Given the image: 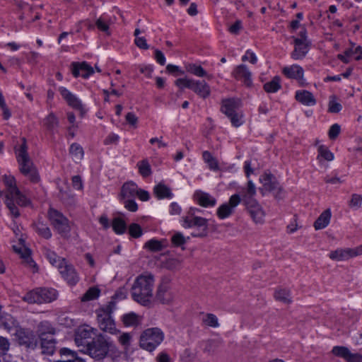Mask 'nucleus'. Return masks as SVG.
<instances>
[{"label":"nucleus","mask_w":362,"mask_h":362,"mask_svg":"<svg viewBox=\"0 0 362 362\" xmlns=\"http://www.w3.org/2000/svg\"><path fill=\"white\" fill-rule=\"evenodd\" d=\"M203 322L211 327L215 328L219 326L217 317L212 313L206 314L205 317L203 318Z\"/></svg>","instance_id":"nucleus-56"},{"label":"nucleus","mask_w":362,"mask_h":362,"mask_svg":"<svg viewBox=\"0 0 362 362\" xmlns=\"http://www.w3.org/2000/svg\"><path fill=\"white\" fill-rule=\"evenodd\" d=\"M181 226L184 228H194L191 233L194 238H204L208 235L209 223L208 219L201 216H182L180 219Z\"/></svg>","instance_id":"nucleus-8"},{"label":"nucleus","mask_w":362,"mask_h":362,"mask_svg":"<svg viewBox=\"0 0 362 362\" xmlns=\"http://www.w3.org/2000/svg\"><path fill=\"white\" fill-rule=\"evenodd\" d=\"M71 66L72 74L76 78L81 76L83 78H88L94 74L93 68L86 62H73Z\"/></svg>","instance_id":"nucleus-17"},{"label":"nucleus","mask_w":362,"mask_h":362,"mask_svg":"<svg viewBox=\"0 0 362 362\" xmlns=\"http://www.w3.org/2000/svg\"><path fill=\"white\" fill-rule=\"evenodd\" d=\"M129 233L134 238H140L143 234L141 227L138 223H132L129 226Z\"/></svg>","instance_id":"nucleus-57"},{"label":"nucleus","mask_w":362,"mask_h":362,"mask_svg":"<svg viewBox=\"0 0 362 362\" xmlns=\"http://www.w3.org/2000/svg\"><path fill=\"white\" fill-rule=\"evenodd\" d=\"M98 330L89 325L80 326L75 333V343L77 346H88L93 335H97Z\"/></svg>","instance_id":"nucleus-12"},{"label":"nucleus","mask_w":362,"mask_h":362,"mask_svg":"<svg viewBox=\"0 0 362 362\" xmlns=\"http://www.w3.org/2000/svg\"><path fill=\"white\" fill-rule=\"evenodd\" d=\"M341 109L342 105L337 102L336 95H331L328 104V111L331 113H338Z\"/></svg>","instance_id":"nucleus-52"},{"label":"nucleus","mask_w":362,"mask_h":362,"mask_svg":"<svg viewBox=\"0 0 362 362\" xmlns=\"http://www.w3.org/2000/svg\"><path fill=\"white\" fill-rule=\"evenodd\" d=\"M59 91L69 106L79 110L83 109L81 101L66 88L62 86L59 87Z\"/></svg>","instance_id":"nucleus-21"},{"label":"nucleus","mask_w":362,"mask_h":362,"mask_svg":"<svg viewBox=\"0 0 362 362\" xmlns=\"http://www.w3.org/2000/svg\"><path fill=\"white\" fill-rule=\"evenodd\" d=\"M355 54V59L359 61L362 59V47L360 45L356 46L355 48L349 47L344 50L343 54L337 55L338 59L344 64L350 62V57Z\"/></svg>","instance_id":"nucleus-25"},{"label":"nucleus","mask_w":362,"mask_h":362,"mask_svg":"<svg viewBox=\"0 0 362 362\" xmlns=\"http://www.w3.org/2000/svg\"><path fill=\"white\" fill-rule=\"evenodd\" d=\"M187 72L198 76V77H207L209 79L211 78V75H208L206 71L202 68V66L196 64H188L185 66Z\"/></svg>","instance_id":"nucleus-43"},{"label":"nucleus","mask_w":362,"mask_h":362,"mask_svg":"<svg viewBox=\"0 0 362 362\" xmlns=\"http://www.w3.org/2000/svg\"><path fill=\"white\" fill-rule=\"evenodd\" d=\"M163 241H165V240H163ZM144 247L151 252H160L163 250L165 246L163 245V240L151 239L145 243Z\"/></svg>","instance_id":"nucleus-49"},{"label":"nucleus","mask_w":362,"mask_h":362,"mask_svg":"<svg viewBox=\"0 0 362 362\" xmlns=\"http://www.w3.org/2000/svg\"><path fill=\"white\" fill-rule=\"evenodd\" d=\"M228 118L234 127H239L244 123L243 115L240 111L231 115V116L228 117Z\"/></svg>","instance_id":"nucleus-55"},{"label":"nucleus","mask_w":362,"mask_h":362,"mask_svg":"<svg viewBox=\"0 0 362 362\" xmlns=\"http://www.w3.org/2000/svg\"><path fill=\"white\" fill-rule=\"evenodd\" d=\"M62 278L70 285L75 286L80 278L74 267L66 261L58 269Z\"/></svg>","instance_id":"nucleus-13"},{"label":"nucleus","mask_w":362,"mask_h":362,"mask_svg":"<svg viewBox=\"0 0 362 362\" xmlns=\"http://www.w3.org/2000/svg\"><path fill=\"white\" fill-rule=\"evenodd\" d=\"M95 25L100 31H103L108 35L110 34L109 25L107 23L106 21L103 20V18H99L98 19H97L95 22Z\"/></svg>","instance_id":"nucleus-64"},{"label":"nucleus","mask_w":362,"mask_h":362,"mask_svg":"<svg viewBox=\"0 0 362 362\" xmlns=\"http://www.w3.org/2000/svg\"><path fill=\"white\" fill-rule=\"evenodd\" d=\"M153 194L158 199H170L173 197L171 189L163 182L158 183L153 187Z\"/></svg>","instance_id":"nucleus-33"},{"label":"nucleus","mask_w":362,"mask_h":362,"mask_svg":"<svg viewBox=\"0 0 362 362\" xmlns=\"http://www.w3.org/2000/svg\"><path fill=\"white\" fill-rule=\"evenodd\" d=\"M22 140L23 143L18 148L15 147L20 172L31 182L37 183L40 180L39 173L28 153L25 139L23 138Z\"/></svg>","instance_id":"nucleus-4"},{"label":"nucleus","mask_w":362,"mask_h":362,"mask_svg":"<svg viewBox=\"0 0 362 362\" xmlns=\"http://www.w3.org/2000/svg\"><path fill=\"white\" fill-rule=\"evenodd\" d=\"M331 216V210L329 209L325 210L314 223L315 230H321L326 228L330 222Z\"/></svg>","instance_id":"nucleus-36"},{"label":"nucleus","mask_w":362,"mask_h":362,"mask_svg":"<svg viewBox=\"0 0 362 362\" xmlns=\"http://www.w3.org/2000/svg\"><path fill=\"white\" fill-rule=\"evenodd\" d=\"M242 202L243 204L247 202L255 200V197L257 194L255 185L251 180H248L246 187L242 188Z\"/></svg>","instance_id":"nucleus-30"},{"label":"nucleus","mask_w":362,"mask_h":362,"mask_svg":"<svg viewBox=\"0 0 362 362\" xmlns=\"http://www.w3.org/2000/svg\"><path fill=\"white\" fill-rule=\"evenodd\" d=\"M193 78H180L175 81V84L180 89L189 88L191 90Z\"/></svg>","instance_id":"nucleus-58"},{"label":"nucleus","mask_w":362,"mask_h":362,"mask_svg":"<svg viewBox=\"0 0 362 362\" xmlns=\"http://www.w3.org/2000/svg\"><path fill=\"white\" fill-rule=\"evenodd\" d=\"M281 79L279 76H275L273 78L264 84L263 89L268 93H274L281 88Z\"/></svg>","instance_id":"nucleus-37"},{"label":"nucleus","mask_w":362,"mask_h":362,"mask_svg":"<svg viewBox=\"0 0 362 362\" xmlns=\"http://www.w3.org/2000/svg\"><path fill=\"white\" fill-rule=\"evenodd\" d=\"M156 298L163 304H168L173 300L175 295L167 281H163L160 283L157 289Z\"/></svg>","instance_id":"nucleus-16"},{"label":"nucleus","mask_w":362,"mask_h":362,"mask_svg":"<svg viewBox=\"0 0 362 362\" xmlns=\"http://www.w3.org/2000/svg\"><path fill=\"white\" fill-rule=\"evenodd\" d=\"M117 351L114 341L105 334L99 333L86 348V353L95 361H102Z\"/></svg>","instance_id":"nucleus-3"},{"label":"nucleus","mask_w":362,"mask_h":362,"mask_svg":"<svg viewBox=\"0 0 362 362\" xmlns=\"http://www.w3.org/2000/svg\"><path fill=\"white\" fill-rule=\"evenodd\" d=\"M243 204L245 206L251 218L255 223L262 224L264 223L265 214L262 207L256 199L247 202Z\"/></svg>","instance_id":"nucleus-15"},{"label":"nucleus","mask_w":362,"mask_h":362,"mask_svg":"<svg viewBox=\"0 0 362 362\" xmlns=\"http://www.w3.org/2000/svg\"><path fill=\"white\" fill-rule=\"evenodd\" d=\"M14 250L21 255V257L23 259V262L29 267L33 268V272L37 270V265L34 260L31 257V252L28 248L25 247H21L17 248L16 246H13Z\"/></svg>","instance_id":"nucleus-31"},{"label":"nucleus","mask_w":362,"mask_h":362,"mask_svg":"<svg viewBox=\"0 0 362 362\" xmlns=\"http://www.w3.org/2000/svg\"><path fill=\"white\" fill-rule=\"evenodd\" d=\"M113 309L114 303L110 302L107 305L100 307L95 310L96 320L98 327L103 332H107L112 335L119 332L112 317Z\"/></svg>","instance_id":"nucleus-5"},{"label":"nucleus","mask_w":362,"mask_h":362,"mask_svg":"<svg viewBox=\"0 0 362 362\" xmlns=\"http://www.w3.org/2000/svg\"><path fill=\"white\" fill-rule=\"evenodd\" d=\"M139 173L144 177L150 176L152 173L151 165L146 159H144L137 163Z\"/></svg>","instance_id":"nucleus-48"},{"label":"nucleus","mask_w":362,"mask_h":362,"mask_svg":"<svg viewBox=\"0 0 362 362\" xmlns=\"http://www.w3.org/2000/svg\"><path fill=\"white\" fill-rule=\"evenodd\" d=\"M123 204L124 207L129 211L135 212L138 210V205L134 199L132 198H127L124 199Z\"/></svg>","instance_id":"nucleus-61"},{"label":"nucleus","mask_w":362,"mask_h":362,"mask_svg":"<svg viewBox=\"0 0 362 362\" xmlns=\"http://www.w3.org/2000/svg\"><path fill=\"white\" fill-rule=\"evenodd\" d=\"M295 99L305 106H314L317 101L313 94L306 90H299L295 93Z\"/></svg>","instance_id":"nucleus-27"},{"label":"nucleus","mask_w":362,"mask_h":362,"mask_svg":"<svg viewBox=\"0 0 362 362\" xmlns=\"http://www.w3.org/2000/svg\"><path fill=\"white\" fill-rule=\"evenodd\" d=\"M353 248H338L331 251L329 257L334 261H346L355 257Z\"/></svg>","instance_id":"nucleus-26"},{"label":"nucleus","mask_w":362,"mask_h":362,"mask_svg":"<svg viewBox=\"0 0 362 362\" xmlns=\"http://www.w3.org/2000/svg\"><path fill=\"white\" fill-rule=\"evenodd\" d=\"M33 228L35 231L40 235V237L45 239H50L52 238V232L49 226L46 223H44L41 220H37L36 222L33 224Z\"/></svg>","instance_id":"nucleus-34"},{"label":"nucleus","mask_w":362,"mask_h":362,"mask_svg":"<svg viewBox=\"0 0 362 362\" xmlns=\"http://www.w3.org/2000/svg\"><path fill=\"white\" fill-rule=\"evenodd\" d=\"M259 182L262 184L263 189L272 192L277 199L284 197V189L276 177L269 170L265 171L260 177Z\"/></svg>","instance_id":"nucleus-10"},{"label":"nucleus","mask_w":362,"mask_h":362,"mask_svg":"<svg viewBox=\"0 0 362 362\" xmlns=\"http://www.w3.org/2000/svg\"><path fill=\"white\" fill-rule=\"evenodd\" d=\"M15 326V320L11 315L4 313L0 315V328L11 332Z\"/></svg>","instance_id":"nucleus-42"},{"label":"nucleus","mask_w":362,"mask_h":362,"mask_svg":"<svg viewBox=\"0 0 362 362\" xmlns=\"http://www.w3.org/2000/svg\"><path fill=\"white\" fill-rule=\"evenodd\" d=\"M122 322L125 326L136 325L139 322L138 316L134 313H128L122 316Z\"/></svg>","instance_id":"nucleus-54"},{"label":"nucleus","mask_w":362,"mask_h":362,"mask_svg":"<svg viewBox=\"0 0 362 362\" xmlns=\"http://www.w3.org/2000/svg\"><path fill=\"white\" fill-rule=\"evenodd\" d=\"M202 158L204 161L207 164L209 170L212 171L219 170V164L218 160L214 157L211 152L204 151L202 153Z\"/></svg>","instance_id":"nucleus-40"},{"label":"nucleus","mask_w":362,"mask_h":362,"mask_svg":"<svg viewBox=\"0 0 362 362\" xmlns=\"http://www.w3.org/2000/svg\"><path fill=\"white\" fill-rule=\"evenodd\" d=\"M43 125L52 134H54L57 132L59 119L53 112H51L44 119Z\"/></svg>","instance_id":"nucleus-35"},{"label":"nucleus","mask_w":362,"mask_h":362,"mask_svg":"<svg viewBox=\"0 0 362 362\" xmlns=\"http://www.w3.org/2000/svg\"><path fill=\"white\" fill-rule=\"evenodd\" d=\"M191 90L202 98H206L211 94V89L209 84L204 80L192 81Z\"/></svg>","instance_id":"nucleus-24"},{"label":"nucleus","mask_w":362,"mask_h":362,"mask_svg":"<svg viewBox=\"0 0 362 362\" xmlns=\"http://www.w3.org/2000/svg\"><path fill=\"white\" fill-rule=\"evenodd\" d=\"M362 204V195L358 194H353L351 200L349 201V206L350 208L358 209Z\"/></svg>","instance_id":"nucleus-59"},{"label":"nucleus","mask_w":362,"mask_h":362,"mask_svg":"<svg viewBox=\"0 0 362 362\" xmlns=\"http://www.w3.org/2000/svg\"><path fill=\"white\" fill-rule=\"evenodd\" d=\"M231 74L236 80L241 81L245 86L249 88L252 86V73L245 64L235 66Z\"/></svg>","instance_id":"nucleus-14"},{"label":"nucleus","mask_w":362,"mask_h":362,"mask_svg":"<svg viewBox=\"0 0 362 362\" xmlns=\"http://www.w3.org/2000/svg\"><path fill=\"white\" fill-rule=\"evenodd\" d=\"M59 91L69 106L79 110L83 109L81 101L66 88L62 86L59 87Z\"/></svg>","instance_id":"nucleus-20"},{"label":"nucleus","mask_w":362,"mask_h":362,"mask_svg":"<svg viewBox=\"0 0 362 362\" xmlns=\"http://www.w3.org/2000/svg\"><path fill=\"white\" fill-rule=\"evenodd\" d=\"M15 335L18 344L27 349L34 350L38 344L36 335L30 329L19 328L16 330Z\"/></svg>","instance_id":"nucleus-11"},{"label":"nucleus","mask_w":362,"mask_h":362,"mask_svg":"<svg viewBox=\"0 0 362 362\" xmlns=\"http://www.w3.org/2000/svg\"><path fill=\"white\" fill-rule=\"evenodd\" d=\"M282 73L288 78L296 79L298 81L300 86L304 85V70L300 66L293 64L291 66H285L282 69Z\"/></svg>","instance_id":"nucleus-18"},{"label":"nucleus","mask_w":362,"mask_h":362,"mask_svg":"<svg viewBox=\"0 0 362 362\" xmlns=\"http://www.w3.org/2000/svg\"><path fill=\"white\" fill-rule=\"evenodd\" d=\"M69 154L74 162H80L84 156V151L82 146L77 143H73L69 148Z\"/></svg>","instance_id":"nucleus-41"},{"label":"nucleus","mask_w":362,"mask_h":362,"mask_svg":"<svg viewBox=\"0 0 362 362\" xmlns=\"http://www.w3.org/2000/svg\"><path fill=\"white\" fill-rule=\"evenodd\" d=\"M274 296L276 300L285 304H290L292 302L291 291L286 288L277 289L275 291Z\"/></svg>","instance_id":"nucleus-44"},{"label":"nucleus","mask_w":362,"mask_h":362,"mask_svg":"<svg viewBox=\"0 0 362 362\" xmlns=\"http://www.w3.org/2000/svg\"><path fill=\"white\" fill-rule=\"evenodd\" d=\"M4 182L6 186L5 204L10 211V214L16 218L20 216V212L16 203L21 206H27L30 204V201L18 189L13 176L5 175Z\"/></svg>","instance_id":"nucleus-1"},{"label":"nucleus","mask_w":362,"mask_h":362,"mask_svg":"<svg viewBox=\"0 0 362 362\" xmlns=\"http://www.w3.org/2000/svg\"><path fill=\"white\" fill-rule=\"evenodd\" d=\"M233 212L228 204L224 203L221 204L217 209V216L220 219H224L230 216Z\"/></svg>","instance_id":"nucleus-51"},{"label":"nucleus","mask_w":362,"mask_h":362,"mask_svg":"<svg viewBox=\"0 0 362 362\" xmlns=\"http://www.w3.org/2000/svg\"><path fill=\"white\" fill-rule=\"evenodd\" d=\"M194 197L196 202L203 207H213L216 204V199L214 197L202 191H197Z\"/></svg>","instance_id":"nucleus-28"},{"label":"nucleus","mask_w":362,"mask_h":362,"mask_svg":"<svg viewBox=\"0 0 362 362\" xmlns=\"http://www.w3.org/2000/svg\"><path fill=\"white\" fill-rule=\"evenodd\" d=\"M164 337V333L160 328H148L145 329L140 336V347L151 352L162 343Z\"/></svg>","instance_id":"nucleus-6"},{"label":"nucleus","mask_w":362,"mask_h":362,"mask_svg":"<svg viewBox=\"0 0 362 362\" xmlns=\"http://www.w3.org/2000/svg\"><path fill=\"white\" fill-rule=\"evenodd\" d=\"M47 218L54 229L64 238L69 235L71 226L69 220L59 211L49 207Z\"/></svg>","instance_id":"nucleus-9"},{"label":"nucleus","mask_w":362,"mask_h":362,"mask_svg":"<svg viewBox=\"0 0 362 362\" xmlns=\"http://www.w3.org/2000/svg\"><path fill=\"white\" fill-rule=\"evenodd\" d=\"M340 126L338 124H332L328 132V135L330 139H335L340 133Z\"/></svg>","instance_id":"nucleus-63"},{"label":"nucleus","mask_w":362,"mask_h":362,"mask_svg":"<svg viewBox=\"0 0 362 362\" xmlns=\"http://www.w3.org/2000/svg\"><path fill=\"white\" fill-rule=\"evenodd\" d=\"M100 290L95 287L90 288L81 298L82 301L93 300L98 298L100 296Z\"/></svg>","instance_id":"nucleus-53"},{"label":"nucleus","mask_w":362,"mask_h":362,"mask_svg":"<svg viewBox=\"0 0 362 362\" xmlns=\"http://www.w3.org/2000/svg\"><path fill=\"white\" fill-rule=\"evenodd\" d=\"M112 227L114 232L118 235L124 233L127 230L125 221L119 217L115 218L112 220Z\"/></svg>","instance_id":"nucleus-46"},{"label":"nucleus","mask_w":362,"mask_h":362,"mask_svg":"<svg viewBox=\"0 0 362 362\" xmlns=\"http://www.w3.org/2000/svg\"><path fill=\"white\" fill-rule=\"evenodd\" d=\"M154 276L150 273L142 274L136 277L132 287L133 299L143 305H148L153 296Z\"/></svg>","instance_id":"nucleus-2"},{"label":"nucleus","mask_w":362,"mask_h":362,"mask_svg":"<svg viewBox=\"0 0 362 362\" xmlns=\"http://www.w3.org/2000/svg\"><path fill=\"white\" fill-rule=\"evenodd\" d=\"M10 349V342L6 337L0 336V354L4 356L7 354Z\"/></svg>","instance_id":"nucleus-60"},{"label":"nucleus","mask_w":362,"mask_h":362,"mask_svg":"<svg viewBox=\"0 0 362 362\" xmlns=\"http://www.w3.org/2000/svg\"><path fill=\"white\" fill-rule=\"evenodd\" d=\"M42 354L52 356L56 351L57 340L54 337L40 339Z\"/></svg>","instance_id":"nucleus-29"},{"label":"nucleus","mask_w":362,"mask_h":362,"mask_svg":"<svg viewBox=\"0 0 362 362\" xmlns=\"http://www.w3.org/2000/svg\"><path fill=\"white\" fill-rule=\"evenodd\" d=\"M58 292L52 288H37L23 296V300L28 303H49L57 298Z\"/></svg>","instance_id":"nucleus-7"},{"label":"nucleus","mask_w":362,"mask_h":362,"mask_svg":"<svg viewBox=\"0 0 362 362\" xmlns=\"http://www.w3.org/2000/svg\"><path fill=\"white\" fill-rule=\"evenodd\" d=\"M242 61H249L251 64H255L257 62V58L256 54L252 51L247 49L245 52V54L242 57Z\"/></svg>","instance_id":"nucleus-62"},{"label":"nucleus","mask_w":362,"mask_h":362,"mask_svg":"<svg viewBox=\"0 0 362 362\" xmlns=\"http://www.w3.org/2000/svg\"><path fill=\"white\" fill-rule=\"evenodd\" d=\"M309 46L303 40L294 39V49L291 52V57L295 60L303 59L308 52Z\"/></svg>","instance_id":"nucleus-23"},{"label":"nucleus","mask_w":362,"mask_h":362,"mask_svg":"<svg viewBox=\"0 0 362 362\" xmlns=\"http://www.w3.org/2000/svg\"><path fill=\"white\" fill-rule=\"evenodd\" d=\"M332 352L337 356L344 358L347 362L351 358L352 354L347 347L336 346H334Z\"/></svg>","instance_id":"nucleus-47"},{"label":"nucleus","mask_w":362,"mask_h":362,"mask_svg":"<svg viewBox=\"0 0 362 362\" xmlns=\"http://www.w3.org/2000/svg\"><path fill=\"white\" fill-rule=\"evenodd\" d=\"M59 353L62 356L69 357L67 359L57 361L56 362H86L85 359L79 357L77 352L68 348H62Z\"/></svg>","instance_id":"nucleus-38"},{"label":"nucleus","mask_w":362,"mask_h":362,"mask_svg":"<svg viewBox=\"0 0 362 362\" xmlns=\"http://www.w3.org/2000/svg\"><path fill=\"white\" fill-rule=\"evenodd\" d=\"M317 159L320 160V158L327 161H332L334 159V154L324 145H320L318 147Z\"/></svg>","instance_id":"nucleus-50"},{"label":"nucleus","mask_w":362,"mask_h":362,"mask_svg":"<svg viewBox=\"0 0 362 362\" xmlns=\"http://www.w3.org/2000/svg\"><path fill=\"white\" fill-rule=\"evenodd\" d=\"M138 192V186L134 182H125L119 194L121 199L127 198H134Z\"/></svg>","instance_id":"nucleus-32"},{"label":"nucleus","mask_w":362,"mask_h":362,"mask_svg":"<svg viewBox=\"0 0 362 362\" xmlns=\"http://www.w3.org/2000/svg\"><path fill=\"white\" fill-rule=\"evenodd\" d=\"M55 334L56 329L49 321H42L37 326V334L40 339L54 337Z\"/></svg>","instance_id":"nucleus-22"},{"label":"nucleus","mask_w":362,"mask_h":362,"mask_svg":"<svg viewBox=\"0 0 362 362\" xmlns=\"http://www.w3.org/2000/svg\"><path fill=\"white\" fill-rule=\"evenodd\" d=\"M44 255L49 263L56 267L58 269H59V266L64 264L66 262L64 258L59 257L54 251L49 249H45Z\"/></svg>","instance_id":"nucleus-39"},{"label":"nucleus","mask_w":362,"mask_h":362,"mask_svg":"<svg viewBox=\"0 0 362 362\" xmlns=\"http://www.w3.org/2000/svg\"><path fill=\"white\" fill-rule=\"evenodd\" d=\"M240 100L236 98H226L221 101V111L227 117L238 112Z\"/></svg>","instance_id":"nucleus-19"},{"label":"nucleus","mask_w":362,"mask_h":362,"mask_svg":"<svg viewBox=\"0 0 362 362\" xmlns=\"http://www.w3.org/2000/svg\"><path fill=\"white\" fill-rule=\"evenodd\" d=\"M189 237H185L181 232H175L171 237V243L173 247H181L182 250L185 249L184 245L187 243Z\"/></svg>","instance_id":"nucleus-45"}]
</instances>
